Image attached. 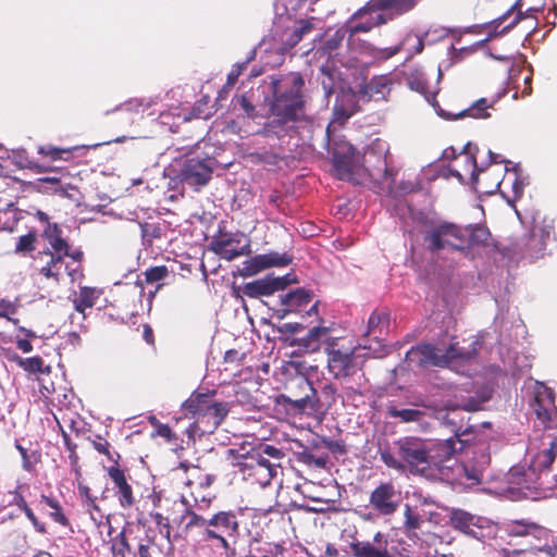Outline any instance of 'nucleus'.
I'll return each mask as SVG.
<instances>
[{"instance_id": "1", "label": "nucleus", "mask_w": 557, "mask_h": 557, "mask_svg": "<svg viewBox=\"0 0 557 557\" xmlns=\"http://www.w3.org/2000/svg\"><path fill=\"white\" fill-rule=\"evenodd\" d=\"M532 408L536 416L534 432H541L540 450L532 457L527 470L512 468L509 475L512 482L527 488H544L547 487L546 478L557 457V407L554 391L546 386L537 388Z\"/></svg>"}, {"instance_id": "2", "label": "nucleus", "mask_w": 557, "mask_h": 557, "mask_svg": "<svg viewBox=\"0 0 557 557\" xmlns=\"http://www.w3.org/2000/svg\"><path fill=\"white\" fill-rule=\"evenodd\" d=\"M181 522L185 533L194 539L198 557H211L214 547L232 553L240 535L239 511L233 509H220L203 517L187 507Z\"/></svg>"}, {"instance_id": "3", "label": "nucleus", "mask_w": 557, "mask_h": 557, "mask_svg": "<svg viewBox=\"0 0 557 557\" xmlns=\"http://www.w3.org/2000/svg\"><path fill=\"white\" fill-rule=\"evenodd\" d=\"M305 79L299 72H289L271 76L272 100L269 127H284L305 117Z\"/></svg>"}, {"instance_id": "4", "label": "nucleus", "mask_w": 557, "mask_h": 557, "mask_svg": "<svg viewBox=\"0 0 557 557\" xmlns=\"http://www.w3.org/2000/svg\"><path fill=\"white\" fill-rule=\"evenodd\" d=\"M215 391L194 392L183 404V408L195 419V426L201 434L213 433L230 412L226 401L214 399Z\"/></svg>"}, {"instance_id": "5", "label": "nucleus", "mask_w": 557, "mask_h": 557, "mask_svg": "<svg viewBox=\"0 0 557 557\" xmlns=\"http://www.w3.org/2000/svg\"><path fill=\"white\" fill-rule=\"evenodd\" d=\"M467 230L453 222L430 223L423 232L425 249L437 255L443 250L463 251L467 249Z\"/></svg>"}, {"instance_id": "6", "label": "nucleus", "mask_w": 557, "mask_h": 557, "mask_svg": "<svg viewBox=\"0 0 557 557\" xmlns=\"http://www.w3.org/2000/svg\"><path fill=\"white\" fill-rule=\"evenodd\" d=\"M490 154V164L486 168H480L476 163V159L474 154L469 151H462L460 156L465 158L467 163V171L470 172L472 183L485 194H494L500 186L504 170H507L505 165L504 169L500 168L502 163H508L506 160L500 159L499 154H495L492 151H488Z\"/></svg>"}, {"instance_id": "7", "label": "nucleus", "mask_w": 557, "mask_h": 557, "mask_svg": "<svg viewBox=\"0 0 557 557\" xmlns=\"http://www.w3.org/2000/svg\"><path fill=\"white\" fill-rule=\"evenodd\" d=\"M394 444L405 470L412 474H428V441L419 436H403Z\"/></svg>"}, {"instance_id": "8", "label": "nucleus", "mask_w": 557, "mask_h": 557, "mask_svg": "<svg viewBox=\"0 0 557 557\" xmlns=\"http://www.w3.org/2000/svg\"><path fill=\"white\" fill-rule=\"evenodd\" d=\"M455 435L445 440L434 443H428V472L432 469L442 471L447 462H449L457 453L466 448L468 440L462 438L469 432V429L461 431V426L454 430Z\"/></svg>"}, {"instance_id": "9", "label": "nucleus", "mask_w": 557, "mask_h": 557, "mask_svg": "<svg viewBox=\"0 0 557 557\" xmlns=\"http://www.w3.org/2000/svg\"><path fill=\"white\" fill-rule=\"evenodd\" d=\"M214 166V158H188L180 171V178L182 183L194 187L195 189H199L209 183L212 177Z\"/></svg>"}, {"instance_id": "10", "label": "nucleus", "mask_w": 557, "mask_h": 557, "mask_svg": "<svg viewBox=\"0 0 557 557\" xmlns=\"http://www.w3.org/2000/svg\"><path fill=\"white\" fill-rule=\"evenodd\" d=\"M253 457L258 459L260 462V474L259 475V484L265 486L270 484L272 479L277 474V468L280 467V461L284 457V453L269 444H261L258 447L251 449Z\"/></svg>"}, {"instance_id": "11", "label": "nucleus", "mask_w": 557, "mask_h": 557, "mask_svg": "<svg viewBox=\"0 0 557 557\" xmlns=\"http://www.w3.org/2000/svg\"><path fill=\"white\" fill-rule=\"evenodd\" d=\"M400 498L394 483L381 482L370 494L369 505L380 516H392L399 507Z\"/></svg>"}, {"instance_id": "12", "label": "nucleus", "mask_w": 557, "mask_h": 557, "mask_svg": "<svg viewBox=\"0 0 557 557\" xmlns=\"http://www.w3.org/2000/svg\"><path fill=\"white\" fill-rule=\"evenodd\" d=\"M107 474L113 484L114 496L119 503V506L124 510H129L136 503V495L132 484L129 483V476L125 470L119 466H110L106 468Z\"/></svg>"}, {"instance_id": "13", "label": "nucleus", "mask_w": 557, "mask_h": 557, "mask_svg": "<svg viewBox=\"0 0 557 557\" xmlns=\"http://www.w3.org/2000/svg\"><path fill=\"white\" fill-rule=\"evenodd\" d=\"M243 235L224 233L213 238L211 249L225 260H234L242 256L251 253L250 240L246 239L245 244L239 246Z\"/></svg>"}, {"instance_id": "14", "label": "nucleus", "mask_w": 557, "mask_h": 557, "mask_svg": "<svg viewBox=\"0 0 557 557\" xmlns=\"http://www.w3.org/2000/svg\"><path fill=\"white\" fill-rule=\"evenodd\" d=\"M300 386L308 392L300 398H293L289 395H280L277 403L283 405L288 412L294 414L307 411H318L320 409V399L317 391L308 380H301Z\"/></svg>"}, {"instance_id": "15", "label": "nucleus", "mask_w": 557, "mask_h": 557, "mask_svg": "<svg viewBox=\"0 0 557 557\" xmlns=\"http://www.w3.org/2000/svg\"><path fill=\"white\" fill-rule=\"evenodd\" d=\"M393 79L388 75L373 76L369 82L358 86L356 97L362 101L385 100L391 94Z\"/></svg>"}, {"instance_id": "16", "label": "nucleus", "mask_w": 557, "mask_h": 557, "mask_svg": "<svg viewBox=\"0 0 557 557\" xmlns=\"http://www.w3.org/2000/svg\"><path fill=\"white\" fill-rule=\"evenodd\" d=\"M260 462L258 459L253 457L251 450L242 455L236 461L225 463L222 467V470L225 471V476L233 475L234 478L237 474H240L244 480H251L252 483L259 484V475L260 473Z\"/></svg>"}, {"instance_id": "17", "label": "nucleus", "mask_w": 557, "mask_h": 557, "mask_svg": "<svg viewBox=\"0 0 557 557\" xmlns=\"http://www.w3.org/2000/svg\"><path fill=\"white\" fill-rule=\"evenodd\" d=\"M288 284L289 281L286 276L274 277L268 275L246 283L242 290L244 295L249 298H259L262 296H271L278 290H283Z\"/></svg>"}, {"instance_id": "18", "label": "nucleus", "mask_w": 557, "mask_h": 557, "mask_svg": "<svg viewBox=\"0 0 557 557\" xmlns=\"http://www.w3.org/2000/svg\"><path fill=\"white\" fill-rule=\"evenodd\" d=\"M290 262L292 258L287 253L270 252L264 255H257L253 258L245 261L240 274L243 276H252L268 268L285 267Z\"/></svg>"}, {"instance_id": "19", "label": "nucleus", "mask_w": 557, "mask_h": 557, "mask_svg": "<svg viewBox=\"0 0 557 557\" xmlns=\"http://www.w3.org/2000/svg\"><path fill=\"white\" fill-rule=\"evenodd\" d=\"M352 557H394L388 550V542L383 533L376 532L373 541H354L349 545Z\"/></svg>"}, {"instance_id": "20", "label": "nucleus", "mask_w": 557, "mask_h": 557, "mask_svg": "<svg viewBox=\"0 0 557 557\" xmlns=\"http://www.w3.org/2000/svg\"><path fill=\"white\" fill-rule=\"evenodd\" d=\"M327 351V367L330 372L335 377L346 379L351 374L354 368L352 351H343L334 348V339L329 343Z\"/></svg>"}, {"instance_id": "21", "label": "nucleus", "mask_w": 557, "mask_h": 557, "mask_svg": "<svg viewBox=\"0 0 557 557\" xmlns=\"http://www.w3.org/2000/svg\"><path fill=\"white\" fill-rule=\"evenodd\" d=\"M330 329L326 326H314L302 337H295L290 341L292 347H298L297 355L313 354L321 349L322 344L327 341Z\"/></svg>"}, {"instance_id": "22", "label": "nucleus", "mask_w": 557, "mask_h": 557, "mask_svg": "<svg viewBox=\"0 0 557 557\" xmlns=\"http://www.w3.org/2000/svg\"><path fill=\"white\" fill-rule=\"evenodd\" d=\"M342 151L335 149L332 152L333 168L341 180H348L352 175V159L355 148L350 145H343Z\"/></svg>"}, {"instance_id": "23", "label": "nucleus", "mask_w": 557, "mask_h": 557, "mask_svg": "<svg viewBox=\"0 0 557 557\" xmlns=\"http://www.w3.org/2000/svg\"><path fill=\"white\" fill-rule=\"evenodd\" d=\"M488 465L490 455L485 450H482L475 461L470 460L460 466L461 472L459 475L465 478L471 484H480L483 480V473Z\"/></svg>"}, {"instance_id": "24", "label": "nucleus", "mask_w": 557, "mask_h": 557, "mask_svg": "<svg viewBox=\"0 0 557 557\" xmlns=\"http://www.w3.org/2000/svg\"><path fill=\"white\" fill-rule=\"evenodd\" d=\"M467 230V248L485 247L498 250L497 243L493 238L490 230L481 224L463 226Z\"/></svg>"}, {"instance_id": "25", "label": "nucleus", "mask_w": 557, "mask_h": 557, "mask_svg": "<svg viewBox=\"0 0 557 557\" xmlns=\"http://www.w3.org/2000/svg\"><path fill=\"white\" fill-rule=\"evenodd\" d=\"M11 495H12V500H11L10 505L16 506L21 511L24 512L25 517L33 525L35 532L42 534V535L47 534L48 533L47 524L38 518V516L35 513L33 508L28 505L24 495L20 491V487L14 490L13 492H11Z\"/></svg>"}, {"instance_id": "26", "label": "nucleus", "mask_w": 557, "mask_h": 557, "mask_svg": "<svg viewBox=\"0 0 557 557\" xmlns=\"http://www.w3.org/2000/svg\"><path fill=\"white\" fill-rule=\"evenodd\" d=\"M101 294V289L96 287L81 286L73 298L74 309L85 318L86 310L91 309L97 304Z\"/></svg>"}, {"instance_id": "27", "label": "nucleus", "mask_w": 557, "mask_h": 557, "mask_svg": "<svg viewBox=\"0 0 557 557\" xmlns=\"http://www.w3.org/2000/svg\"><path fill=\"white\" fill-rule=\"evenodd\" d=\"M41 504L50 508V511L47 512V515L54 523L63 528H71V521L67 518L62 504L52 493L48 495L42 493L40 495V505Z\"/></svg>"}, {"instance_id": "28", "label": "nucleus", "mask_w": 557, "mask_h": 557, "mask_svg": "<svg viewBox=\"0 0 557 557\" xmlns=\"http://www.w3.org/2000/svg\"><path fill=\"white\" fill-rule=\"evenodd\" d=\"M285 312L297 311L312 300V293L305 288H297L280 296Z\"/></svg>"}, {"instance_id": "29", "label": "nucleus", "mask_w": 557, "mask_h": 557, "mask_svg": "<svg viewBox=\"0 0 557 557\" xmlns=\"http://www.w3.org/2000/svg\"><path fill=\"white\" fill-rule=\"evenodd\" d=\"M413 354H418L420 356L419 362L421 364H431L435 367L447 366V355H444V351L431 344L417 346Z\"/></svg>"}, {"instance_id": "30", "label": "nucleus", "mask_w": 557, "mask_h": 557, "mask_svg": "<svg viewBox=\"0 0 557 557\" xmlns=\"http://www.w3.org/2000/svg\"><path fill=\"white\" fill-rule=\"evenodd\" d=\"M62 233L61 227L57 223H47V226L42 232V237L50 246V249L47 251L63 252L64 255L67 253L70 244L65 238H63Z\"/></svg>"}, {"instance_id": "31", "label": "nucleus", "mask_w": 557, "mask_h": 557, "mask_svg": "<svg viewBox=\"0 0 557 557\" xmlns=\"http://www.w3.org/2000/svg\"><path fill=\"white\" fill-rule=\"evenodd\" d=\"M495 101L488 102L486 98H480L476 100L471 107L460 111L459 113L451 115V114H445L444 112L441 113L442 116L446 117L447 120H457L459 117H473V119H487L490 117V113L487 112V109L492 108Z\"/></svg>"}, {"instance_id": "32", "label": "nucleus", "mask_w": 557, "mask_h": 557, "mask_svg": "<svg viewBox=\"0 0 557 557\" xmlns=\"http://www.w3.org/2000/svg\"><path fill=\"white\" fill-rule=\"evenodd\" d=\"M388 324V313L381 310H374L369 317L368 326L364 335L379 338V336L382 335L385 330H387Z\"/></svg>"}, {"instance_id": "33", "label": "nucleus", "mask_w": 557, "mask_h": 557, "mask_svg": "<svg viewBox=\"0 0 557 557\" xmlns=\"http://www.w3.org/2000/svg\"><path fill=\"white\" fill-rule=\"evenodd\" d=\"M13 360L20 368L29 374H49L51 372V367L49 364H45L44 359L39 356L29 358L15 356Z\"/></svg>"}, {"instance_id": "34", "label": "nucleus", "mask_w": 557, "mask_h": 557, "mask_svg": "<svg viewBox=\"0 0 557 557\" xmlns=\"http://www.w3.org/2000/svg\"><path fill=\"white\" fill-rule=\"evenodd\" d=\"M405 79L411 90L422 95L428 94V81L424 73L418 67H410L404 73Z\"/></svg>"}, {"instance_id": "35", "label": "nucleus", "mask_w": 557, "mask_h": 557, "mask_svg": "<svg viewBox=\"0 0 557 557\" xmlns=\"http://www.w3.org/2000/svg\"><path fill=\"white\" fill-rule=\"evenodd\" d=\"M83 147L75 146L70 148H59L52 145L40 146L38 148V153L49 157L51 160H70L74 153L81 150Z\"/></svg>"}, {"instance_id": "36", "label": "nucleus", "mask_w": 557, "mask_h": 557, "mask_svg": "<svg viewBox=\"0 0 557 557\" xmlns=\"http://www.w3.org/2000/svg\"><path fill=\"white\" fill-rule=\"evenodd\" d=\"M473 520L474 517L463 509H453L449 515L450 525L465 533L474 524Z\"/></svg>"}, {"instance_id": "37", "label": "nucleus", "mask_w": 557, "mask_h": 557, "mask_svg": "<svg viewBox=\"0 0 557 557\" xmlns=\"http://www.w3.org/2000/svg\"><path fill=\"white\" fill-rule=\"evenodd\" d=\"M386 23V18L383 14H376L375 16H370L364 22H359L355 25H350L347 27V32L349 35V38H352L355 35L359 33H368L373 27L380 26Z\"/></svg>"}, {"instance_id": "38", "label": "nucleus", "mask_w": 557, "mask_h": 557, "mask_svg": "<svg viewBox=\"0 0 557 557\" xmlns=\"http://www.w3.org/2000/svg\"><path fill=\"white\" fill-rule=\"evenodd\" d=\"M92 447L101 455H104L109 461H111L112 466H119L121 455L117 451L111 450V444L101 435H96L94 440H91Z\"/></svg>"}, {"instance_id": "39", "label": "nucleus", "mask_w": 557, "mask_h": 557, "mask_svg": "<svg viewBox=\"0 0 557 557\" xmlns=\"http://www.w3.org/2000/svg\"><path fill=\"white\" fill-rule=\"evenodd\" d=\"M313 29V24L309 20H300L299 26H297L284 40V46L288 49L294 48L305 35L309 34Z\"/></svg>"}, {"instance_id": "40", "label": "nucleus", "mask_w": 557, "mask_h": 557, "mask_svg": "<svg viewBox=\"0 0 557 557\" xmlns=\"http://www.w3.org/2000/svg\"><path fill=\"white\" fill-rule=\"evenodd\" d=\"M388 416L392 418H398L400 422L409 423L421 422L425 413L418 409H397L395 407H391L388 409Z\"/></svg>"}, {"instance_id": "41", "label": "nucleus", "mask_w": 557, "mask_h": 557, "mask_svg": "<svg viewBox=\"0 0 557 557\" xmlns=\"http://www.w3.org/2000/svg\"><path fill=\"white\" fill-rule=\"evenodd\" d=\"M486 401V398H482V399H479L476 397H469L467 400H462V401H454V400H448L445 405V408L448 410V411H456L458 409H462L465 411H469V412H473V411H478L481 409V405Z\"/></svg>"}, {"instance_id": "42", "label": "nucleus", "mask_w": 557, "mask_h": 557, "mask_svg": "<svg viewBox=\"0 0 557 557\" xmlns=\"http://www.w3.org/2000/svg\"><path fill=\"white\" fill-rule=\"evenodd\" d=\"M37 242L36 231H29L26 235L18 237L14 248V252L17 255H26L35 251Z\"/></svg>"}, {"instance_id": "43", "label": "nucleus", "mask_w": 557, "mask_h": 557, "mask_svg": "<svg viewBox=\"0 0 557 557\" xmlns=\"http://www.w3.org/2000/svg\"><path fill=\"white\" fill-rule=\"evenodd\" d=\"M40 253L51 259V261L54 262L58 267H60L62 270L64 268L72 281H75L77 277L83 275L78 268H71L69 264L64 263V258L66 257V255H64L63 252L41 251Z\"/></svg>"}, {"instance_id": "44", "label": "nucleus", "mask_w": 557, "mask_h": 557, "mask_svg": "<svg viewBox=\"0 0 557 557\" xmlns=\"http://www.w3.org/2000/svg\"><path fill=\"white\" fill-rule=\"evenodd\" d=\"M112 557H127L131 552V545L127 540L125 530H122L113 540L110 547Z\"/></svg>"}, {"instance_id": "45", "label": "nucleus", "mask_w": 557, "mask_h": 557, "mask_svg": "<svg viewBox=\"0 0 557 557\" xmlns=\"http://www.w3.org/2000/svg\"><path fill=\"white\" fill-rule=\"evenodd\" d=\"M362 387L363 384L361 382L352 384L348 377L344 379V382L342 384L343 398L354 404L355 401L363 397Z\"/></svg>"}, {"instance_id": "46", "label": "nucleus", "mask_w": 557, "mask_h": 557, "mask_svg": "<svg viewBox=\"0 0 557 557\" xmlns=\"http://www.w3.org/2000/svg\"><path fill=\"white\" fill-rule=\"evenodd\" d=\"M161 549L159 545L151 539L140 541L134 553L135 557H160Z\"/></svg>"}, {"instance_id": "47", "label": "nucleus", "mask_w": 557, "mask_h": 557, "mask_svg": "<svg viewBox=\"0 0 557 557\" xmlns=\"http://www.w3.org/2000/svg\"><path fill=\"white\" fill-rule=\"evenodd\" d=\"M344 39V34L336 30L330 38L325 39L322 46L317 50V53L331 55L336 49L339 48Z\"/></svg>"}, {"instance_id": "48", "label": "nucleus", "mask_w": 557, "mask_h": 557, "mask_svg": "<svg viewBox=\"0 0 557 557\" xmlns=\"http://www.w3.org/2000/svg\"><path fill=\"white\" fill-rule=\"evenodd\" d=\"M404 517V527L408 532L416 531L422 527L423 519L409 505L405 506Z\"/></svg>"}, {"instance_id": "49", "label": "nucleus", "mask_w": 557, "mask_h": 557, "mask_svg": "<svg viewBox=\"0 0 557 557\" xmlns=\"http://www.w3.org/2000/svg\"><path fill=\"white\" fill-rule=\"evenodd\" d=\"M474 354L475 349H472V351H465L461 347H459L458 343L450 344L449 347L444 351V355H447V366L455 359H470Z\"/></svg>"}, {"instance_id": "50", "label": "nucleus", "mask_w": 557, "mask_h": 557, "mask_svg": "<svg viewBox=\"0 0 557 557\" xmlns=\"http://www.w3.org/2000/svg\"><path fill=\"white\" fill-rule=\"evenodd\" d=\"M380 458L383 461V463L391 469L404 472L405 471V465L403 460L399 458L397 459L388 448L380 449L379 451Z\"/></svg>"}, {"instance_id": "51", "label": "nucleus", "mask_w": 557, "mask_h": 557, "mask_svg": "<svg viewBox=\"0 0 557 557\" xmlns=\"http://www.w3.org/2000/svg\"><path fill=\"white\" fill-rule=\"evenodd\" d=\"M39 274L47 280H53L58 283L62 274V269L52 262L51 259H48L47 262L39 268Z\"/></svg>"}, {"instance_id": "52", "label": "nucleus", "mask_w": 557, "mask_h": 557, "mask_svg": "<svg viewBox=\"0 0 557 557\" xmlns=\"http://www.w3.org/2000/svg\"><path fill=\"white\" fill-rule=\"evenodd\" d=\"M144 274L146 282L152 284L165 278L169 275V270L166 265H158L147 269Z\"/></svg>"}, {"instance_id": "53", "label": "nucleus", "mask_w": 557, "mask_h": 557, "mask_svg": "<svg viewBox=\"0 0 557 557\" xmlns=\"http://www.w3.org/2000/svg\"><path fill=\"white\" fill-rule=\"evenodd\" d=\"M151 520L154 522L157 528L159 529V532L161 534H164L168 540H170L171 535V525L169 518L164 517L161 512H150L149 513Z\"/></svg>"}, {"instance_id": "54", "label": "nucleus", "mask_w": 557, "mask_h": 557, "mask_svg": "<svg viewBox=\"0 0 557 557\" xmlns=\"http://www.w3.org/2000/svg\"><path fill=\"white\" fill-rule=\"evenodd\" d=\"M321 397L323 399V405L326 408L333 406L337 400V389L333 384H325L321 388Z\"/></svg>"}, {"instance_id": "55", "label": "nucleus", "mask_w": 557, "mask_h": 557, "mask_svg": "<svg viewBox=\"0 0 557 557\" xmlns=\"http://www.w3.org/2000/svg\"><path fill=\"white\" fill-rule=\"evenodd\" d=\"M249 158L252 162L256 163L275 164L277 162V156L274 152L268 150L262 152H251L249 153Z\"/></svg>"}, {"instance_id": "56", "label": "nucleus", "mask_w": 557, "mask_h": 557, "mask_svg": "<svg viewBox=\"0 0 557 557\" xmlns=\"http://www.w3.org/2000/svg\"><path fill=\"white\" fill-rule=\"evenodd\" d=\"M533 531H542V529L535 523L525 524L520 521L515 522L510 528V533L518 536L530 534Z\"/></svg>"}, {"instance_id": "57", "label": "nucleus", "mask_w": 557, "mask_h": 557, "mask_svg": "<svg viewBox=\"0 0 557 557\" xmlns=\"http://www.w3.org/2000/svg\"><path fill=\"white\" fill-rule=\"evenodd\" d=\"M521 8V0H517L515 4L511 5V8L505 13L503 14L498 21H499V24H502L505 20H507V17L512 14L516 10H517V14H516V17L512 20V22L507 26L508 28H512L515 27L520 21L523 20L524 15L523 13L521 12L520 10Z\"/></svg>"}, {"instance_id": "58", "label": "nucleus", "mask_w": 557, "mask_h": 557, "mask_svg": "<svg viewBox=\"0 0 557 557\" xmlns=\"http://www.w3.org/2000/svg\"><path fill=\"white\" fill-rule=\"evenodd\" d=\"M320 71L327 76V79H322V87L326 96H330L334 91V69L327 65L321 66Z\"/></svg>"}, {"instance_id": "59", "label": "nucleus", "mask_w": 557, "mask_h": 557, "mask_svg": "<svg viewBox=\"0 0 557 557\" xmlns=\"http://www.w3.org/2000/svg\"><path fill=\"white\" fill-rule=\"evenodd\" d=\"M156 435L163 437L168 443H176L178 436L172 431L168 424L158 423Z\"/></svg>"}, {"instance_id": "60", "label": "nucleus", "mask_w": 557, "mask_h": 557, "mask_svg": "<svg viewBox=\"0 0 557 557\" xmlns=\"http://www.w3.org/2000/svg\"><path fill=\"white\" fill-rule=\"evenodd\" d=\"M323 445L333 453H338L341 455L346 454L347 449L345 444L342 441H333L324 438L322 441Z\"/></svg>"}, {"instance_id": "61", "label": "nucleus", "mask_w": 557, "mask_h": 557, "mask_svg": "<svg viewBox=\"0 0 557 557\" xmlns=\"http://www.w3.org/2000/svg\"><path fill=\"white\" fill-rule=\"evenodd\" d=\"M235 398H236V401L242 405H253L251 395L249 394L248 389H246L244 387H239L235 392Z\"/></svg>"}, {"instance_id": "62", "label": "nucleus", "mask_w": 557, "mask_h": 557, "mask_svg": "<svg viewBox=\"0 0 557 557\" xmlns=\"http://www.w3.org/2000/svg\"><path fill=\"white\" fill-rule=\"evenodd\" d=\"M243 71V65H237L231 70V72L227 74L226 84L224 88H231L233 87L240 76Z\"/></svg>"}, {"instance_id": "63", "label": "nucleus", "mask_w": 557, "mask_h": 557, "mask_svg": "<svg viewBox=\"0 0 557 557\" xmlns=\"http://www.w3.org/2000/svg\"><path fill=\"white\" fill-rule=\"evenodd\" d=\"M525 246L528 248H536V252H540L544 249V242L542 237L532 233L531 235H529Z\"/></svg>"}, {"instance_id": "64", "label": "nucleus", "mask_w": 557, "mask_h": 557, "mask_svg": "<svg viewBox=\"0 0 557 557\" xmlns=\"http://www.w3.org/2000/svg\"><path fill=\"white\" fill-rule=\"evenodd\" d=\"M245 358V355H240L236 349H230L224 355V361L230 363L239 364Z\"/></svg>"}]
</instances>
